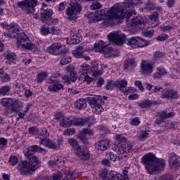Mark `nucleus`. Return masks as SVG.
Returning a JSON list of instances; mask_svg holds the SVG:
<instances>
[{
  "label": "nucleus",
  "instance_id": "1",
  "mask_svg": "<svg viewBox=\"0 0 180 180\" xmlns=\"http://www.w3.org/2000/svg\"><path fill=\"white\" fill-rule=\"evenodd\" d=\"M34 154V152L27 148V151L25 153V155L30 158L29 162L26 160H22L19 162L18 166V169L21 175H30L32 172L39 168V165L41 164V162L38 157L32 156Z\"/></svg>",
  "mask_w": 180,
  "mask_h": 180
},
{
  "label": "nucleus",
  "instance_id": "2",
  "mask_svg": "<svg viewBox=\"0 0 180 180\" xmlns=\"http://www.w3.org/2000/svg\"><path fill=\"white\" fill-rule=\"evenodd\" d=\"M141 162L150 175L155 174L158 171H161L165 167V161L162 159H157L152 153H147L143 156Z\"/></svg>",
  "mask_w": 180,
  "mask_h": 180
},
{
  "label": "nucleus",
  "instance_id": "3",
  "mask_svg": "<svg viewBox=\"0 0 180 180\" xmlns=\"http://www.w3.org/2000/svg\"><path fill=\"white\" fill-rule=\"evenodd\" d=\"M108 39L110 41L117 44V46H123L125 43L131 47V49H137L138 37H133L129 39H126V35L122 33L121 31H112L108 35Z\"/></svg>",
  "mask_w": 180,
  "mask_h": 180
},
{
  "label": "nucleus",
  "instance_id": "4",
  "mask_svg": "<svg viewBox=\"0 0 180 180\" xmlns=\"http://www.w3.org/2000/svg\"><path fill=\"white\" fill-rule=\"evenodd\" d=\"M131 8V4L127 2H122L120 4H117L114 5L108 12L112 13L115 18H122L125 16L127 22H129L130 18L133 16V11H130Z\"/></svg>",
  "mask_w": 180,
  "mask_h": 180
},
{
  "label": "nucleus",
  "instance_id": "5",
  "mask_svg": "<svg viewBox=\"0 0 180 180\" xmlns=\"http://www.w3.org/2000/svg\"><path fill=\"white\" fill-rule=\"evenodd\" d=\"M7 37H14L20 44V46H22L23 49H25L26 50H34L36 49V45L32 42H30V40H29L25 32H19V30L14 32L13 34H5Z\"/></svg>",
  "mask_w": 180,
  "mask_h": 180
},
{
  "label": "nucleus",
  "instance_id": "6",
  "mask_svg": "<svg viewBox=\"0 0 180 180\" xmlns=\"http://www.w3.org/2000/svg\"><path fill=\"white\" fill-rule=\"evenodd\" d=\"M95 51L97 53H102L105 57H117L119 56V51L114 50L112 46H108L106 42L100 41L94 44Z\"/></svg>",
  "mask_w": 180,
  "mask_h": 180
},
{
  "label": "nucleus",
  "instance_id": "7",
  "mask_svg": "<svg viewBox=\"0 0 180 180\" xmlns=\"http://www.w3.org/2000/svg\"><path fill=\"white\" fill-rule=\"evenodd\" d=\"M16 5L25 13H34V8L37 6V0H22L18 1Z\"/></svg>",
  "mask_w": 180,
  "mask_h": 180
},
{
  "label": "nucleus",
  "instance_id": "8",
  "mask_svg": "<svg viewBox=\"0 0 180 180\" xmlns=\"http://www.w3.org/2000/svg\"><path fill=\"white\" fill-rule=\"evenodd\" d=\"M82 11V6L78 3H73L70 7L66 8L67 19L68 20H76L77 15Z\"/></svg>",
  "mask_w": 180,
  "mask_h": 180
},
{
  "label": "nucleus",
  "instance_id": "9",
  "mask_svg": "<svg viewBox=\"0 0 180 180\" xmlns=\"http://www.w3.org/2000/svg\"><path fill=\"white\" fill-rule=\"evenodd\" d=\"M91 66L86 64H83L79 69V79L85 82L86 81L88 84L92 82V78L91 75H89V69Z\"/></svg>",
  "mask_w": 180,
  "mask_h": 180
},
{
  "label": "nucleus",
  "instance_id": "10",
  "mask_svg": "<svg viewBox=\"0 0 180 180\" xmlns=\"http://www.w3.org/2000/svg\"><path fill=\"white\" fill-rule=\"evenodd\" d=\"M91 119V117L74 118L72 120V124L74 126H77L79 127H84V126H88V127H91V126H92Z\"/></svg>",
  "mask_w": 180,
  "mask_h": 180
},
{
  "label": "nucleus",
  "instance_id": "11",
  "mask_svg": "<svg viewBox=\"0 0 180 180\" xmlns=\"http://www.w3.org/2000/svg\"><path fill=\"white\" fill-rule=\"evenodd\" d=\"M169 166L171 169H179L180 168V157L175 154V153L169 154Z\"/></svg>",
  "mask_w": 180,
  "mask_h": 180
},
{
  "label": "nucleus",
  "instance_id": "12",
  "mask_svg": "<svg viewBox=\"0 0 180 180\" xmlns=\"http://www.w3.org/2000/svg\"><path fill=\"white\" fill-rule=\"evenodd\" d=\"M75 154L79 160H89L90 158L89 150H88V148L85 146H78L76 149Z\"/></svg>",
  "mask_w": 180,
  "mask_h": 180
},
{
  "label": "nucleus",
  "instance_id": "13",
  "mask_svg": "<svg viewBox=\"0 0 180 180\" xmlns=\"http://www.w3.org/2000/svg\"><path fill=\"white\" fill-rule=\"evenodd\" d=\"M61 49H63V45H61V43L57 42L51 44L47 48V51L49 54H52V56H60L61 54Z\"/></svg>",
  "mask_w": 180,
  "mask_h": 180
},
{
  "label": "nucleus",
  "instance_id": "14",
  "mask_svg": "<svg viewBox=\"0 0 180 180\" xmlns=\"http://www.w3.org/2000/svg\"><path fill=\"white\" fill-rule=\"evenodd\" d=\"M153 64L147 61H144L141 64V72L142 75H150V74H153Z\"/></svg>",
  "mask_w": 180,
  "mask_h": 180
},
{
  "label": "nucleus",
  "instance_id": "15",
  "mask_svg": "<svg viewBox=\"0 0 180 180\" xmlns=\"http://www.w3.org/2000/svg\"><path fill=\"white\" fill-rule=\"evenodd\" d=\"M95 147L98 151H106L110 147V143L108 139H101L96 143Z\"/></svg>",
  "mask_w": 180,
  "mask_h": 180
},
{
  "label": "nucleus",
  "instance_id": "16",
  "mask_svg": "<svg viewBox=\"0 0 180 180\" xmlns=\"http://www.w3.org/2000/svg\"><path fill=\"white\" fill-rule=\"evenodd\" d=\"M1 26H2L6 30H9V33L4 32V36H7L6 34H13L19 30V27L18 25H9L6 22H1Z\"/></svg>",
  "mask_w": 180,
  "mask_h": 180
},
{
  "label": "nucleus",
  "instance_id": "17",
  "mask_svg": "<svg viewBox=\"0 0 180 180\" xmlns=\"http://www.w3.org/2000/svg\"><path fill=\"white\" fill-rule=\"evenodd\" d=\"M53 15V11L50 9H45L41 11V20L44 23H50L49 20H51V15Z\"/></svg>",
  "mask_w": 180,
  "mask_h": 180
},
{
  "label": "nucleus",
  "instance_id": "18",
  "mask_svg": "<svg viewBox=\"0 0 180 180\" xmlns=\"http://www.w3.org/2000/svg\"><path fill=\"white\" fill-rule=\"evenodd\" d=\"M131 26L132 27H134V26H139L140 29H144L146 23L144 22V20H143L141 16H136L131 19Z\"/></svg>",
  "mask_w": 180,
  "mask_h": 180
},
{
  "label": "nucleus",
  "instance_id": "19",
  "mask_svg": "<svg viewBox=\"0 0 180 180\" xmlns=\"http://www.w3.org/2000/svg\"><path fill=\"white\" fill-rule=\"evenodd\" d=\"M117 141H119V143H122L125 153H130V151H133V147H134V143H127L126 139L121 137H117Z\"/></svg>",
  "mask_w": 180,
  "mask_h": 180
},
{
  "label": "nucleus",
  "instance_id": "20",
  "mask_svg": "<svg viewBox=\"0 0 180 180\" xmlns=\"http://www.w3.org/2000/svg\"><path fill=\"white\" fill-rule=\"evenodd\" d=\"M179 96L178 95V91L172 89H167L165 92L162 94V98H165L166 99H178Z\"/></svg>",
  "mask_w": 180,
  "mask_h": 180
},
{
  "label": "nucleus",
  "instance_id": "21",
  "mask_svg": "<svg viewBox=\"0 0 180 180\" xmlns=\"http://www.w3.org/2000/svg\"><path fill=\"white\" fill-rule=\"evenodd\" d=\"M78 75L76 74L75 72H68L66 75H64L63 77V79L65 81V82H67L68 84H71V82H75L77 81Z\"/></svg>",
  "mask_w": 180,
  "mask_h": 180
},
{
  "label": "nucleus",
  "instance_id": "22",
  "mask_svg": "<svg viewBox=\"0 0 180 180\" xmlns=\"http://www.w3.org/2000/svg\"><path fill=\"white\" fill-rule=\"evenodd\" d=\"M84 51H85V44H82L72 51L73 57L75 58H84Z\"/></svg>",
  "mask_w": 180,
  "mask_h": 180
},
{
  "label": "nucleus",
  "instance_id": "23",
  "mask_svg": "<svg viewBox=\"0 0 180 180\" xmlns=\"http://www.w3.org/2000/svg\"><path fill=\"white\" fill-rule=\"evenodd\" d=\"M99 64L96 62H93L91 63V67L89 68V75L91 77H98V75H101V71H99Z\"/></svg>",
  "mask_w": 180,
  "mask_h": 180
},
{
  "label": "nucleus",
  "instance_id": "24",
  "mask_svg": "<svg viewBox=\"0 0 180 180\" xmlns=\"http://www.w3.org/2000/svg\"><path fill=\"white\" fill-rule=\"evenodd\" d=\"M103 178L105 180H122V179H123V177H122V174H120L115 171H110L109 174H108V176L106 177V175L104 174L103 176Z\"/></svg>",
  "mask_w": 180,
  "mask_h": 180
},
{
  "label": "nucleus",
  "instance_id": "25",
  "mask_svg": "<svg viewBox=\"0 0 180 180\" xmlns=\"http://www.w3.org/2000/svg\"><path fill=\"white\" fill-rule=\"evenodd\" d=\"M37 136H38V139H39L40 140L39 144L41 145L43 141H45L47 140V137L50 136V134L47 131V129L44 128L41 131L38 130Z\"/></svg>",
  "mask_w": 180,
  "mask_h": 180
},
{
  "label": "nucleus",
  "instance_id": "26",
  "mask_svg": "<svg viewBox=\"0 0 180 180\" xmlns=\"http://www.w3.org/2000/svg\"><path fill=\"white\" fill-rule=\"evenodd\" d=\"M71 44H78L81 41V34L76 30H72L70 34Z\"/></svg>",
  "mask_w": 180,
  "mask_h": 180
},
{
  "label": "nucleus",
  "instance_id": "27",
  "mask_svg": "<svg viewBox=\"0 0 180 180\" xmlns=\"http://www.w3.org/2000/svg\"><path fill=\"white\" fill-rule=\"evenodd\" d=\"M136 66H137V63L136 62V59L133 58H128L124 61V70H129V68H134Z\"/></svg>",
  "mask_w": 180,
  "mask_h": 180
},
{
  "label": "nucleus",
  "instance_id": "28",
  "mask_svg": "<svg viewBox=\"0 0 180 180\" xmlns=\"http://www.w3.org/2000/svg\"><path fill=\"white\" fill-rule=\"evenodd\" d=\"M112 8H109L107 11V13H108V15H110V17L108 18H107L105 20V21L104 22L105 25H107V26H113V25H115V20L117 18V17H115L114 15H112V13H110L109 12V11H111ZM120 18H117V19H119Z\"/></svg>",
  "mask_w": 180,
  "mask_h": 180
},
{
  "label": "nucleus",
  "instance_id": "29",
  "mask_svg": "<svg viewBox=\"0 0 180 180\" xmlns=\"http://www.w3.org/2000/svg\"><path fill=\"white\" fill-rule=\"evenodd\" d=\"M114 86L119 88L121 92H124V89L127 86V82L126 79H122L121 81H116L114 83Z\"/></svg>",
  "mask_w": 180,
  "mask_h": 180
},
{
  "label": "nucleus",
  "instance_id": "30",
  "mask_svg": "<svg viewBox=\"0 0 180 180\" xmlns=\"http://www.w3.org/2000/svg\"><path fill=\"white\" fill-rule=\"evenodd\" d=\"M75 108H76V109H79V110H81V109H85V108H86V101L84 98L77 100L75 103Z\"/></svg>",
  "mask_w": 180,
  "mask_h": 180
},
{
  "label": "nucleus",
  "instance_id": "31",
  "mask_svg": "<svg viewBox=\"0 0 180 180\" xmlns=\"http://www.w3.org/2000/svg\"><path fill=\"white\" fill-rule=\"evenodd\" d=\"M60 125L61 127H71L72 126V120H70V118L65 117H63L62 120L60 121Z\"/></svg>",
  "mask_w": 180,
  "mask_h": 180
},
{
  "label": "nucleus",
  "instance_id": "32",
  "mask_svg": "<svg viewBox=\"0 0 180 180\" xmlns=\"http://www.w3.org/2000/svg\"><path fill=\"white\" fill-rule=\"evenodd\" d=\"M13 99L11 98H3L0 100V103L1 106L4 108H11L12 105Z\"/></svg>",
  "mask_w": 180,
  "mask_h": 180
},
{
  "label": "nucleus",
  "instance_id": "33",
  "mask_svg": "<svg viewBox=\"0 0 180 180\" xmlns=\"http://www.w3.org/2000/svg\"><path fill=\"white\" fill-rule=\"evenodd\" d=\"M154 102L150 100H146L142 103H139V106L141 109H148V108H151Z\"/></svg>",
  "mask_w": 180,
  "mask_h": 180
},
{
  "label": "nucleus",
  "instance_id": "34",
  "mask_svg": "<svg viewBox=\"0 0 180 180\" xmlns=\"http://www.w3.org/2000/svg\"><path fill=\"white\" fill-rule=\"evenodd\" d=\"M21 105L22 103H20V101L16 99H13L12 104L11 106L12 112H18V110L20 108Z\"/></svg>",
  "mask_w": 180,
  "mask_h": 180
},
{
  "label": "nucleus",
  "instance_id": "35",
  "mask_svg": "<svg viewBox=\"0 0 180 180\" xmlns=\"http://www.w3.org/2000/svg\"><path fill=\"white\" fill-rule=\"evenodd\" d=\"M41 146H44L45 147H49V148H52L53 150H57L58 146H56V143L54 142L49 140H46L45 141H42Z\"/></svg>",
  "mask_w": 180,
  "mask_h": 180
},
{
  "label": "nucleus",
  "instance_id": "36",
  "mask_svg": "<svg viewBox=\"0 0 180 180\" xmlns=\"http://www.w3.org/2000/svg\"><path fill=\"white\" fill-rule=\"evenodd\" d=\"M6 60H8V64H16V55L15 53H8L6 56Z\"/></svg>",
  "mask_w": 180,
  "mask_h": 180
},
{
  "label": "nucleus",
  "instance_id": "37",
  "mask_svg": "<svg viewBox=\"0 0 180 180\" xmlns=\"http://www.w3.org/2000/svg\"><path fill=\"white\" fill-rule=\"evenodd\" d=\"M63 88H64V86L61 84H56L49 86L50 92H58V91H61Z\"/></svg>",
  "mask_w": 180,
  "mask_h": 180
},
{
  "label": "nucleus",
  "instance_id": "38",
  "mask_svg": "<svg viewBox=\"0 0 180 180\" xmlns=\"http://www.w3.org/2000/svg\"><path fill=\"white\" fill-rule=\"evenodd\" d=\"M162 75H167V70L165 69L161 68H158L157 69V72L153 74V78L157 79V78H161Z\"/></svg>",
  "mask_w": 180,
  "mask_h": 180
},
{
  "label": "nucleus",
  "instance_id": "39",
  "mask_svg": "<svg viewBox=\"0 0 180 180\" xmlns=\"http://www.w3.org/2000/svg\"><path fill=\"white\" fill-rule=\"evenodd\" d=\"M11 94V86L6 85L0 88V95L5 96V95H9Z\"/></svg>",
  "mask_w": 180,
  "mask_h": 180
},
{
  "label": "nucleus",
  "instance_id": "40",
  "mask_svg": "<svg viewBox=\"0 0 180 180\" xmlns=\"http://www.w3.org/2000/svg\"><path fill=\"white\" fill-rule=\"evenodd\" d=\"M137 49L146 47L147 46H150V41H146L140 37H138V44H137Z\"/></svg>",
  "mask_w": 180,
  "mask_h": 180
},
{
  "label": "nucleus",
  "instance_id": "41",
  "mask_svg": "<svg viewBox=\"0 0 180 180\" xmlns=\"http://www.w3.org/2000/svg\"><path fill=\"white\" fill-rule=\"evenodd\" d=\"M0 78L2 82H9L11 81V77L7 73L2 72L0 69Z\"/></svg>",
  "mask_w": 180,
  "mask_h": 180
},
{
  "label": "nucleus",
  "instance_id": "42",
  "mask_svg": "<svg viewBox=\"0 0 180 180\" xmlns=\"http://www.w3.org/2000/svg\"><path fill=\"white\" fill-rule=\"evenodd\" d=\"M174 116H175V112H167L166 110H163L161 112V117H162V119H169L171 117H174Z\"/></svg>",
  "mask_w": 180,
  "mask_h": 180
},
{
  "label": "nucleus",
  "instance_id": "43",
  "mask_svg": "<svg viewBox=\"0 0 180 180\" xmlns=\"http://www.w3.org/2000/svg\"><path fill=\"white\" fill-rule=\"evenodd\" d=\"M79 133L83 136H94V131L89 128H84Z\"/></svg>",
  "mask_w": 180,
  "mask_h": 180
},
{
  "label": "nucleus",
  "instance_id": "44",
  "mask_svg": "<svg viewBox=\"0 0 180 180\" xmlns=\"http://www.w3.org/2000/svg\"><path fill=\"white\" fill-rule=\"evenodd\" d=\"M29 150L32 151V153H41L42 151H46L45 149H43L42 148H39L37 145H33L32 146H29Z\"/></svg>",
  "mask_w": 180,
  "mask_h": 180
},
{
  "label": "nucleus",
  "instance_id": "45",
  "mask_svg": "<svg viewBox=\"0 0 180 180\" xmlns=\"http://www.w3.org/2000/svg\"><path fill=\"white\" fill-rule=\"evenodd\" d=\"M88 103H89L90 106L91 108H95L98 104V99H96V97H89L87 99Z\"/></svg>",
  "mask_w": 180,
  "mask_h": 180
},
{
  "label": "nucleus",
  "instance_id": "46",
  "mask_svg": "<svg viewBox=\"0 0 180 180\" xmlns=\"http://www.w3.org/2000/svg\"><path fill=\"white\" fill-rule=\"evenodd\" d=\"M44 78H47V72H42L38 74V75L37 77V82L40 83L42 81H44Z\"/></svg>",
  "mask_w": 180,
  "mask_h": 180
},
{
  "label": "nucleus",
  "instance_id": "47",
  "mask_svg": "<svg viewBox=\"0 0 180 180\" xmlns=\"http://www.w3.org/2000/svg\"><path fill=\"white\" fill-rule=\"evenodd\" d=\"M115 151L117 153V154L122 155L124 154V146L123 145V143H121L119 146H116L115 148Z\"/></svg>",
  "mask_w": 180,
  "mask_h": 180
},
{
  "label": "nucleus",
  "instance_id": "48",
  "mask_svg": "<svg viewBox=\"0 0 180 180\" xmlns=\"http://www.w3.org/2000/svg\"><path fill=\"white\" fill-rule=\"evenodd\" d=\"M68 143L73 148V150H77L78 148V142L75 139H69Z\"/></svg>",
  "mask_w": 180,
  "mask_h": 180
},
{
  "label": "nucleus",
  "instance_id": "49",
  "mask_svg": "<svg viewBox=\"0 0 180 180\" xmlns=\"http://www.w3.org/2000/svg\"><path fill=\"white\" fill-rule=\"evenodd\" d=\"M102 8V4L98 1H94L90 6L91 11H96L97 9H101Z\"/></svg>",
  "mask_w": 180,
  "mask_h": 180
},
{
  "label": "nucleus",
  "instance_id": "50",
  "mask_svg": "<svg viewBox=\"0 0 180 180\" xmlns=\"http://www.w3.org/2000/svg\"><path fill=\"white\" fill-rule=\"evenodd\" d=\"M94 108V113L96 115H101L102 112H103V108H102V105L97 104V105H95L93 107Z\"/></svg>",
  "mask_w": 180,
  "mask_h": 180
},
{
  "label": "nucleus",
  "instance_id": "51",
  "mask_svg": "<svg viewBox=\"0 0 180 180\" xmlns=\"http://www.w3.org/2000/svg\"><path fill=\"white\" fill-rule=\"evenodd\" d=\"M19 162V159H18V157L16 156H11L9 160H8V162L10 164V165H16V164H18V162Z\"/></svg>",
  "mask_w": 180,
  "mask_h": 180
},
{
  "label": "nucleus",
  "instance_id": "52",
  "mask_svg": "<svg viewBox=\"0 0 180 180\" xmlns=\"http://www.w3.org/2000/svg\"><path fill=\"white\" fill-rule=\"evenodd\" d=\"M70 63H71V58L67 56H63L60 60L61 65H67V64H70Z\"/></svg>",
  "mask_w": 180,
  "mask_h": 180
},
{
  "label": "nucleus",
  "instance_id": "53",
  "mask_svg": "<svg viewBox=\"0 0 180 180\" xmlns=\"http://www.w3.org/2000/svg\"><path fill=\"white\" fill-rule=\"evenodd\" d=\"M107 158L115 162L117 158V155H116V153L111 152L107 154Z\"/></svg>",
  "mask_w": 180,
  "mask_h": 180
},
{
  "label": "nucleus",
  "instance_id": "54",
  "mask_svg": "<svg viewBox=\"0 0 180 180\" xmlns=\"http://www.w3.org/2000/svg\"><path fill=\"white\" fill-rule=\"evenodd\" d=\"M78 138L79 139L80 141L83 143V144H88L89 143L88 139L85 137V135H82V134L79 133Z\"/></svg>",
  "mask_w": 180,
  "mask_h": 180
},
{
  "label": "nucleus",
  "instance_id": "55",
  "mask_svg": "<svg viewBox=\"0 0 180 180\" xmlns=\"http://www.w3.org/2000/svg\"><path fill=\"white\" fill-rule=\"evenodd\" d=\"M61 178H63V173H61V172L58 171L53 174V180H61Z\"/></svg>",
  "mask_w": 180,
  "mask_h": 180
},
{
  "label": "nucleus",
  "instance_id": "56",
  "mask_svg": "<svg viewBox=\"0 0 180 180\" xmlns=\"http://www.w3.org/2000/svg\"><path fill=\"white\" fill-rule=\"evenodd\" d=\"M159 180H174V176L171 174H164L163 176H160Z\"/></svg>",
  "mask_w": 180,
  "mask_h": 180
},
{
  "label": "nucleus",
  "instance_id": "57",
  "mask_svg": "<svg viewBox=\"0 0 180 180\" xmlns=\"http://www.w3.org/2000/svg\"><path fill=\"white\" fill-rule=\"evenodd\" d=\"M178 123L176 122H167L165 126L166 127H167V129H173L175 130L176 129V126H177Z\"/></svg>",
  "mask_w": 180,
  "mask_h": 180
},
{
  "label": "nucleus",
  "instance_id": "58",
  "mask_svg": "<svg viewBox=\"0 0 180 180\" xmlns=\"http://www.w3.org/2000/svg\"><path fill=\"white\" fill-rule=\"evenodd\" d=\"M127 4L131 5V6H136V5H139V4H142L141 0H130L129 1L127 0Z\"/></svg>",
  "mask_w": 180,
  "mask_h": 180
},
{
  "label": "nucleus",
  "instance_id": "59",
  "mask_svg": "<svg viewBox=\"0 0 180 180\" xmlns=\"http://www.w3.org/2000/svg\"><path fill=\"white\" fill-rule=\"evenodd\" d=\"M124 95H129V94H131V92H136V89L133 87H129L128 89H124V91H122Z\"/></svg>",
  "mask_w": 180,
  "mask_h": 180
},
{
  "label": "nucleus",
  "instance_id": "60",
  "mask_svg": "<svg viewBox=\"0 0 180 180\" xmlns=\"http://www.w3.org/2000/svg\"><path fill=\"white\" fill-rule=\"evenodd\" d=\"M167 39H168V35L165 34H161L158 37H156L158 41H164V40H167Z\"/></svg>",
  "mask_w": 180,
  "mask_h": 180
},
{
  "label": "nucleus",
  "instance_id": "61",
  "mask_svg": "<svg viewBox=\"0 0 180 180\" xmlns=\"http://www.w3.org/2000/svg\"><path fill=\"white\" fill-rule=\"evenodd\" d=\"M65 136H72L75 133V129L74 128H70L65 130Z\"/></svg>",
  "mask_w": 180,
  "mask_h": 180
},
{
  "label": "nucleus",
  "instance_id": "62",
  "mask_svg": "<svg viewBox=\"0 0 180 180\" xmlns=\"http://www.w3.org/2000/svg\"><path fill=\"white\" fill-rule=\"evenodd\" d=\"M136 86H138L140 91L143 92L144 91V86H143V83H141V81H136L135 82Z\"/></svg>",
  "mask_w": 180,
  "mask_h": 180
},
{
  "label": "nucleus",
  "instance_id": "63",
  "mask_svg": "<svg viewBox=\"0 0 180 180\" xmlns=\"http://www.w3.org/2000/svg\"><path fill=\"white\" fill-rule=\"evenodd\" d=\"M123 174H124L123 179L129 180V176L127 175V174H129V167L124 168Z\"/></svg>",
  "mask_w": 180,
  "mask_h": 180
},
{
  "label": "nucleus",
  "instance_id": "64",
  "mask_svg": "<svg viewBox=\"0 0 180 180\" xmlns=\"http://www.w3.org/2000/svg\"><path fill=\"white\" fill-rule=\"evenodd\" d=\"M38 132H39V130L37 128L31 127L29 129L30 134H32V135L37 134V136Z\"/></svg>",
  "mask_w": 180,
  "mask_h": 180
}]
</instances>
